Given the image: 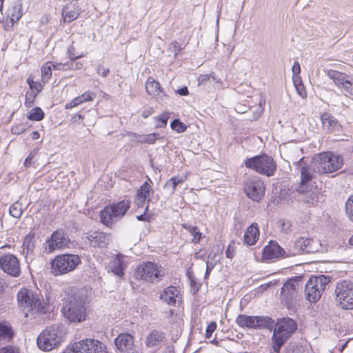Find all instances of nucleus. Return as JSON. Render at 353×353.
Wrapping results in <instances>:
<instances>
[{
    "instance_id": "6ab92c4d",
    "label": "nucleus",
    "mask_w": 353,
    "mask_h": 353,
    "mask_svg": "<svg viewBox=\"0 0 353 353\" xmlns=\"http://www.w3.org/2000/svg\"><path fill=\"white\" fill-rule=\"evenodd\" d=\"M314 240L304 237H300L294 241L290 245L288 250V256H296L303 253L314 252L315 250L312 247Z\"/></svg>"
},
{
    "instance_id": "72a5a7b5",
    "label": "nucleus",
    "mask_w": 353,
    "mask_h": 353,
    "mask_svg": "<svg viewBox=\"0 0 353 353\" xmlns=\"http://www.w3.org/2000/svg\"><path fill=\"white\" fill-rule=\"evenodd\" d=\"M79 6L76 4L73 5L72 9H69V7H65L62 10V15L64 17V20L68 22H71L76 19L80 14V10Z\"/></svg>"
},
{
    "instance_id": "13d9d810",
    "label": "nucleus",
    "mask_w": 353,
    "mask_h": 353,
    "mask_svg": "<svg viewBox=\"0 0 353 353\" xmlns=\"http://www.w3.org/2000/svg\"><path fill=\"white\" fill-rule=\"evenodd\" d=\"M80 104H81V101L79 100V97H77L74 98L72 101H71L70 102L66 103L65 105V108L68 110V109L72 108L74 107H76Z\"/></svg>"
},
{
    "instance_id": "37998d69",
    "label": "nucleus",
    "mask_w": 353,
    "mask_h": 353,
    "mask_svg": "<svg viewBox=\"0 0 353 353\" xmlns=\"http://www.w3.org/2000/svg\"><path fill=\"white\" fill-rule=\"evenodd\" d=\"M345 211L349 219L353 221V195H351L345 203Z\"/></svg>"
},
{
    "instance_id": "c85d7f7f",
    "label": "nucleus",
    "mask_w": 353,
    "mask_h": 353,
    "mask_svg": "<svg viewBox=\"0 0 353 353\" xmlns=\"http://www.w3.org/2000/svg\"><path fill=\"white\" fill-rule=\"evenodd\" d=\"M125 258V256L123 254L119 253L111 260L110 267L115 275L119 276L123 275Z\"/></svg>"
},
{
    "instance_id": "680f3d73",
    "label": "nucleus",
    "mask_w": 353,
    "mask_h": 353,
    "mask_svg": "<svg viewBox=\"0 0 353 353\" xmlns=\"http://www.w3.org/2000/svg\"><path fill=\"white\" fill-rule=\"evenodd\" d=\"M214 263L210 262V261H207L206 263V271H205V277L207 278L209 276L211 271L212 270V269L214 268Z\"/></svg>"
},
{
    "instance_id": "473e14b6",
    "label": "nucleus",
    "mask_w": 353,
    "mask_h": 353,
    "mask_svg": "<svg viewBox=\"0 0 353 353\" xmlns=\"http://www.w3.org/2000/svg\"><path fill=\"white\" fill-rule=\"evenodd\" d=\"M22 15V4L19 1L17 2L8 10V16L10 18V22L12 25L14 23L18 21L21 18Z\"/></svg>"
},
{
    "instance_id": "f257e3e1",
    "label": "nucleus",
    "mask_w": 353,
    "mask_h": 353,
    "mask_svg": "<svg viewBox=\"0 0 353 353\" xmlns=\"http://www.w3.org/2000/svg\"><path fill=\"white\" fill-rule=\"evenodd\" d=\"M18 305L24 312L25 316L29 315L36 318L46 314L49 311V305L41 301L39 295L31 290L22 288L17 294Z\"/></svg>"
},
{
    "instance_id": "69168bd1",
    "label": "nucleus",
    "mask_w": 353,
    "mask_h": 353,
    "mask_svg": "<svg viewBox=\"0 0 353 353\" xmlns=\"http://www.w3.org/2000/svg\"><path fill=\"white\" fill-rule=\"evenodd\" d=\"M176 92L181 96H187L189 94L188 89L185 86L177 90Z\"/></svg>"
},
{
    "instance_id": "0eeeda50",
    "label": "nucleus",
    "mask_w": 353,
    "mask_h": 353,
    "mask_svg": "<svg viewBox=\"0 0 353 353\" xmlns=\"http://www.w3.org/2000/svg\"><path fill=\"white\" fill-rule=\"evenodd\" d=\"M245 165L248 168L267 176L274 175L276 169L273 159L265 154L248 159L245 161Z\"/></svg>"
},
{
    "instance_id": "dca6fc26",
    "label": "nucleus",
    "mask_w": 353,
    "mask_h": 353,
    "mask_svg": "<svg viewBox=\"0 0 353 353\" xmlns=\"http://www.w3.org/2000/svg\"><path fill=\"white\" fill-rule=\"evenodd\" d=\"M70 239L62 230H57L48 237L43 243V248L47 254L68 247Z\"/></svg>"
},
{
    "instance_id": "ea45409f",
    "label": "nucleus",
    "mask_w": 353,
    "mask_h": 353,
    "mask_svg": "<svg viewBox=\"0 0 353 353\" xmlns=\"http://www.w3.org/2000/svg\"><path fill=\"white\" fill-rule=\"evenodd\" d=\"M10 214L14 218L21 217L23 213L22 205L19 202H16L10 207Z\"/></svg>"
},
{
    "instance_id": "ddd939ff",
    "label": "nucleus",
    "mask_w": 353,
    "mask_h": 353,
    "mask_svg": "<svg viewBox=\"0 0 353 353\" xmlns=\"http://www.w3.org/2000/svg\"><path fill=\"white\" fill-rule=\"evenodd\" d=\"M301 278L295 276L287 281L281 288V299L285 305L290 307L296 300L299 290L302 288Z\"/></svg>"
},
{
    "instance_id": "f03ea898",
    "label": "nucleus",
    "mask_w": 353,
    "mask_h": 353,
    "mask_svg": "<svg viewBox=\"0 0 353 353\" xmlns=\"http://www.w3.org/2000/svg\"><path fill=\"white\" fill-rule=\"evenodd\" d=\"M296 329V323L292 319L282 318L277 319L271 338L272 348L276 353L280 352L281 347Z\"/></svg>"
},
{
    "instance_id": "6e6d98bb",
    "label": "nucleus",
    "mask_w": 353,
    "mask_h": 353,
    "mask_svg": "<svg viewBox=\"0 0 353 353\" xmlns=\"http://www.w3.org/2000/svg\"><path fill=\"white\" fill-rule=\"evenodd\" d=\"M295 88L297 93L301 97L305 98L306 97V92L302 82L299 83L297 85H295Z\"/></svg>"
},
{
    "instance_id": "aec40b11",
    "label": "nucleus",
    "mask_w": 353,
    "mask_h": 353,
    "mask_svg": "<svg viewBox=\"0 0 353 353\" xmlns=\"http://www.w3.org/2000/svg\"><path fill=\"white\" fill-rule=\"evenodd\" d=\"M114 345L117 350L121 353L137 352L134 345V338L129 333H121L115 338Z\"/></svg>"
},
{
    "instance_id": "a211bd4d",
    "label": "nucleus",
    "mask_w": 353,
    "mask_h": 353,
    "mask_svg": "<svg viewBox=\"0 0 353 353\" xmlns=\"http://www.w3.org/2000/svg\"><path fill=\"white\" fill-rule=\"evenodd\" d=\"M0 268L6 274L17 277L20 274V263L17 257L12 254H5L0 256Z\"/></svg>"
},
{
    "instance_id": "09e8293b",
    "label": "nucleus",
    "mask_w": 353,
    "mask_h": 353,
    "mask_svg": "<svg viewBox=\"0 0 353 353\" xmlns=\"http://www.w3.org/2000/svg\"><path fill=\"white\" fill-rule=\"evenodd\" d=\"M216 328V323L214 321L211 322L206 328L205 336L206 339H210L212 336V333Z\"/></svg>"
},
{
    "instance_id": "423d86ee",
    "label": "nucleus",
    "mask_w": 353,
    "mask_h": 353,
    "mask_svg": "<svg viewBox=\"0 0 353 353\" xmlns=\"http://www.w3.org/2000/svg\"><path fill=\"white\" fill-rule=\"evenodd\" d=\"M130 207L129 200H123L105 207L100 212L101 222L106 226H111L121 219Z\"/></svg>"
},
{
    "instance_id": "5fc2aeb1",
    "label": "nucleus",
    "mask_w": 353,
    "mask_h": 353,
    "mask_svg": "<svg viewBox=\"0 0 353 353\" xmlns=\"http://www.w3.org/2000/svg\"><path fill=\"white\" fill-rule=\"evenodd\" d=\"M37 154L36 151H32L29 155L27 157V158L25 159L24 161V166L26 168L30 167L32 163V160L35 157Z\"/></svg>"
},
{
    "instance_id": "7c9ffc66",
    "label": "nucleus",
    "mask_w": 353,
    "mask_h": 353,
    "mask_svg": "<svg viewBox=\"0 0 353 353\" xmlns=\"http://www.w3.org/2000/svg\"><path fill=\"white\" fill-rule=\"evenodd\" d=\"M259 236V230L256 223H252L250 225L244 234V242L248 245H252L256 243Z\"/></svg>"
},
{
    "instance_id": "f704fd0d",
    "label": "nucleus",
    "mask_w": 353,
    "mask_h": 353,
    "mask_svg": "<svg viewBox=\"0 0 353 353\" xmlns=\"http://www.w3.org/2000/svg\"><path fill=\"white\" fill-rule=\"evenodd\" d=\"M298 193L301 195L300 199L303 200L305 203L314 204L316 201V195L312 187L309 188V186H307L304 193Z\"/></svg>"
},
{
    "instance_id": "4d7b16f0",
    "label": "nucleus",
    "mask_w": 353,
    "mask_h": 353,
    "mask_svg": "<svg viewBox=\"0 0 353 353\" xmlns=\"http://www.w3.org/2000/svg\"><path fill=\"white\" fill-rule=\"evenodd\" d=\"M80 104H81V101L79 100V97H77L74 98L72 101H71L70 102L66 103L65 105V108L68 110V109L72 108L74 107H76Z\"/></svg>"
},
{
    "instance_id": "a19ab883",
    "label": "nucleus",
    "mask_w": 353,
    "mask_h": 353,
    "mask_svg": "<svg viewBox=\"0 0 353 353\" xmlns=\"http://www.w3.org/2000/svg\"><path fill=\"white\" fill-rule=\"evenodd\" d=\"M13 333L11 327L0 323V338L10 339Z\"/></svg>"
},
{
    "instance_id": "e433bc0d",
    "label": "nucleus",
    "mask_w": 353,
    "mask_h": 353,
    "mask_svg": "<svg viewBox=\"0 0 353 353\" xmlns=\"http://www.w3.org/2000/svg\"><path fill=\"white\" fill-rule=\"evenodd\" d=\"M44 112L39 107L33 108L30 110L27 115V118L31 121H39L44 118Z\"/></svg>"
},
{
    "instance_id": "20e7f679",
    "label": "nucleus",
    "mask_w": 353,
    "mask_h": 353,
    "mask_svg": "<svg viewBox=\"0 0 353 353\" xmlns=\"http://www.w3.org/2000/svg\"><path fill=\"white\" fill-rule=\"evenodd\" d=\"M314 171L318 174H329L341 169L343 159L332 152H323L314 157Z\"/></svg>"
},
{
    "instance_id": "4c0bfd02",
    "label": "nucleus",
    "mask_w": 353,
    "mask_h": 353,
    "mask_svg": "<svg viewBox=\"0 0 353 353\" xmlns=\"http://www.w3.org/2000/svg\"><path fill=\"white\" fill-rule=\"evenodd\" d=\"M183 181L184 179L182 177L173 176L165 183L164 188L169 190L170 194H174L177 185Z\"/></svg>"
},
{
    "instance_id": "052dcab7",
    "label": "nucleus",
    "mask_w": 353,
    "mask_h": 353,
    "mask_svg": "<svg viewBox=\"0 0 353 353\" xmlns=\"http://www.w3.org/2000/svg\"><path fill=\"white\" fill-rule=\"evenodd\" d=\"M292 72L293 73V76H298L301 72V66L298 61H294L292 68Z\"/></svg>"
},
{
    "instance_id": "4be33fe9",
    "label": "nucleus",
    "mask_w": 353,
    "mask_h": 353,
    "mask_svg": "<svg viewBox=\"0 0 353 353\" xmlns=\"http://www.w3.org/2000/svg\"><path fill=\"white\" fill-rule=\"evenodd\" d=\"M288 252L284 250L278 243L270 241L269 244L263 250V259L264 260H272L281 257H288Z\"/></svg>"
},
{
    "instance_id": "9d476101",
    "label": "nucleus",
    "mask_w": 353,
    "mask_h": 353,
    "mask_svg": "<svg viewBox=\"0 0 353 353\" xmlns=\"http://www.w3.org/2000/svg\"><path fill=\"white\" fill-rule=\"evenodd\" d=\"M336 301L343 309H353V282L341 280L335 288Z\"/></svg>"
},
{
    "instance_id": "f3484780",
    "label": "nucleus",
    "mask_w": 353,
    "mask_h": 353,
    "mask_svg": "<svg viewBox=\"0 0 353 353\" xmlns=\"http://www.w3.org/2000/svg\"><path fill=\"white\" fill-rule=\"evenodd\" d=\"M243 190L248 198L254 201H260L265 195V185L258 176L248 178L244 182Z\"/></svg>"
},
{
    "instance_id": "79ce46f5",
    "label": "nucleus",
    "mask_w": 353,
    "mask_h": 353,
    "mask_svg": "<svg viewBox=\"0 0 353 353\" xmlns=\"http://www.w3.org/2000/svg\"><path fill=\"white\" fill-rule=\"evenodd\" d=\"M171 128L173 130L176 131L179 133L185 132L187 128L186 125L179 119H174L171 123Z\"/></svg>"
},
{
    "instance_id": "49530a36",
    "label": "nucleus",
    "mask_w": 353,
    "mask_h": 353,
    "mask_svg": "<svg viewBox=\"0 0 353 353\" xmlns=\"http://www.w3.org/2000/svg\"><path fill=\"white\" fill-rule=\"evenodd\" d=\"M165 317L168 319L169 322L171 323H177L178 315L174 312V310L172 309L169 310L168 312H165Z\"/></svg>"
},
{
    "instance_id": "774afa93",
    "label": "nucleus",
    "mask_w": 353,
    "mask_h": 353,
    "mask_svg": "<svg viewBox=\"0 0 353 353\" xmlns=\"http://www.w3.org/2000/svg\"><path fill=\"white\" fill-rule=\"evenodd\" d=\"M139 221H150V216L146 214H143L137 216Z\"/></svg>"
},
{
    "instance_id": "6e6552de",
    "label": "nucleus",
    "mask_w": 353,
    "mask_h": 353,
    "mask_svg": "<svg viewBox=\"0 0 353 353\" xmlns=\"http://www.w3.org/2000/svg\"><path fill=\"white\" fill-rule=\"evenodd\" d=\"M81 263L79 255L65 254L57 256L51 263L52 272L55 276L73 271Z\"/></svg>"
},
{
    "instance_id": "864d4df0",
    "label": "nucleus",
    "mask_w": 353,
    "mask_h": 353,
    "mask_svg": "<svg viewBox=\"0 0 353 353\" xmlns=\"http://www.w3.org/2000/svg\"><path fill=\"white\" fill-rule=\"evenodd\" d=\"M97 72L99 75L103 77H106L110 73V70L109 68H104L101 65H99L97 68Z\"/></svg>"
},
{
    "instance_id": "2eb2a0df",
    "label": "nucleus",
    "mask_w": 353,
    "mask_h": 353,
    "mask_svg": "<svg viewBox=\"0 0 353 353\" xmlns=\"http://www.w3.org/2000/svg\"><path fill=\"white\" fill-rule=\"evenodd\" d=\"M272 322V319L268 316L239 314L236 319V323L242 328H268L271 326Z\"/></svg>"
},
{
    "instance_id": "5701e85b",
    "label": "nucleus",
    "mask_w": 353,
    "mask_h": 353,
    "mask_svg": "<svg viewBox=\"0 0 353 353\" xmlns=\"http://www.w3.org/2000/svg\"><path fill=\"white\" fill-rule=\"evenodd\" d=\"M148 181L144 182L137 191L134 201L137 208H143L145 201H150V194L152 191V181L150 178H148Z\"/></svg>"
},
{
    "instance_id": "f8f14e48",
    "label": "nucleus",
    "mask_w": 353,
    "mask_h": 353,
    "mask_svg": "<svg viewBox=\"0 0 353 353\" xmlns=\"http://www.w3.org/2000/svg\"><path fill=\"white\" fill-rule=\"evenodd\" d=\"M136 275L140 279L153 283L161 280L165 272L163 268L155 263L146 262L137 267Z\"/></svg>"
},
{
    "instance_id": "9b49d317",
    "label": "nucleus",
    "mask_w": 353,
    "mask_h": 353,
    "mask_svg": "<svg viewBox=\"0 0 353 353\" xmlns=\"http://www.w3.org/2000/svg\"><path fill=\"white\" fill-rule=\"evenodd\" d=\"M330 279L325 275L312 277L305 285V296L310 302H316L321 298Z\"/></svg>"
},
{
    "instance_id": "b1692460",
    "label": "nucleus",
    "mask_w": 353,
    "mask_h": 353,
    "mask_svg": "<svg viewBox=\"0 0 353 353\" xmlns=\"http://www.w3.org/2000/svg\"><path fill=\"white\" fill-rule=\"evenodd\" d=\"M297 164L301 167V183L296 189V192L304 193L305 188L308 186L307 183L311 181L313 178V172L314 171V168L311 169L303 165V158L301 159Z\"/></svg>"
},
{
    "instance_id": "393cba45",
    "label": "nucleus",
    "mask_w": 353,
    "mask_h": 353,
    "mask_svg": "<svg viewBox=\"0 0 353 353\" xmlns=\"http://www.w3.org/2000/svg\"><path fill=\"white\" fill-rule=\"evenodd\" d=\"M165 340V334L158 330H152L145 339V345L149 348L159 349Z\"/></svg>"
},
{
    "instance_id": "1a4fd4ad",
    "label": "nucleus",
    "mask_w": 353,
    "mask_h": 353,
    "mask_svg": "<svg viewBox=\"0 0 353 353\" xmlns=\"http://www.w3.org/2000/svg\"><path fill=\"white\" fill-rule=\"evenodd\" d=\"M62 353H107V351L101 341L85 339L70 344Z\"/></svg>"
},
{
    "instance_id": "cd10ccee",
    "label": "nucleus",
    "mask_w": 353,
    "mask_h": 353,
    "mask_svg": "<svg viewBox=\"0 0 353 353\" xmlns=\"http://www.w3.org/2000/svg\"><path fill=\"white\" fill-rule=\"evenodd\" d=\"M145 90L150 95L154 96L157 99H162L163 96H165V94L163 93L160 83L152 77L148 79L145 83Z\"/></svg>"
},
{
    "instance_id": "c03bdc74",
    "label": "nucleus",
    "mask_w": 353,
    "mask_h": 353,
    "mask_svg": "<svg viewBox=\"0 0 353 353\" xmlns=\"http://www.w3.org/2000/svg\"><path fill=\"white\" fill-rule=\"evenodd\" d=\"M181 50V46L177 41H172L168 47V51L174 53V57H176Z\"/></svg>"
},
{
    "instance_id": "7ed1b4c3",
    "label": "nucleus",
    "mask_w": 353,
    "mask_h": 353,
    "mask_svg": "<svg viewBox=\"0 0 353 353\" xmlns=\"http://www.w3.org/2000/svg\"><path fill=\"white\" fill-rule=\"evenodd\" d=\"M66 334V329L62 325L48 327L37 337L38 347L43 351H50L65 340Z\"/></svg>"
},
{
    "instance_id": "338daca9",
    "label": "nucleus",
    "mask_w": 353,
    "mask_h": 353,
    "mask_svg": "<svg viewBox=\"0 0 353 353\" xmlns=\"http://www.w3.org/2000/svg\"><path fill=\"white\" fill-rule=\"evenodd\" d=\"M4 353H20L19 350L13 347H7L4 350Z\"/></svg>"
},
{
    "instance_id": "a878e982",
    "label": "nucleus",
    "mask_w": 353,
    "mask_h": 353,
    "mask_svg": "<svg viewBox=\"0 0 353 353\" xmlns=\"http://www.w3.org/2000/svg\"><path fill=\"white\" fill-rule=\"evenodd\" d=\"M179 296V290L174 286L170 285L164 288L159 293L160 300L170 305L174 306L176 303V299Z\"/></svg>"
},
{
    "instance_id": "e2e57ef3",
    "label": "nucleus",
    "mask_w": 353,
    "mask_h": 353,
    "mask_svg": "<svg viewBox=\"0 0 353 353\" xmlns=\"http://www.w3.org/2000/svg\"><path fill=\"white\" fill-rule=\"evenodd\" d=\"M226 256L229 259H232L234 256V248L230 244L225 252Z\"/></svg>"
},
{
    "instance_id": "a18cd8bd",
    "label": "nucleus",
    "mask_w": 353,
    "mask_h": 353,
    "mask_svg": "<svg viewBox=\"0 0 353 353\" xmlns=\"http://www.w3.org/2000/svg\"><path fill=\"white\" fill-rule=\"evenodd\" d=\"M68 63V70H81L83 66V63L80 61H77V60L67 61Z\"/></svg>"
},
{
    "instance_id": "3c124183",
    "label": "nucleus",
    "mask_w": 353,
    "mask_h": 353,
    "mask_svg": "<svg viewBox=\"0 0 353 353\" xmlns=\"http://www.w3.org/2000/svg\"><path fill=\"white\" fill-rule=\"evenodd\" d=\"M291 223L288 221H281V230L284 233H289L291 232Z\"/></svg>"
},
{
    "instance_id": "c9c22d12",
    "label": "nucleus",
    "mask_w": 353,
    "mask_h": 353,
    "mask_svg": "<svg viewBox=\"0 0 353 353\" xmlns=\"http://www.w3.org/2000/svg\"><path fill=\"white\" fill-rule=\"evenodd\" d=\"M53 62L48 61L41 67V80L43 83L48 82L52 77Z\"/></svg>"
},
{
    "instance_id": "39448f33",
    "label": "nucleus",
    "mask_w": 353,
    "mask_h": 353,
    "mask_svg": "<svg viewBox=\"0 0 353 353\" xmlns=\"http://www.w3.org/2000/svg\"><path fill=\"white\" fill-rule=\"evenodd\" d=\"M85 301L81 297L70 296L64 302L61 312L63 316L71 322L80 323L85 320Z\"/></svg>"
},
{
    "instance_id": "603ef678",
    "label": "nucleus",
    "mask_w": 353,
    "mask_h": 353,
    "mask_svg": "<svg viewBox=\"0 0 353 353\" xmlns=\"http://www.w3.org/2000/svg\"><path fill=\"white\" fill-rule=\"evenodd\" d=\"M168 117L163 114L159 117H158L157 120L159 121V123L157 124V128H163L166 125L168 122Z\"/></svg>"
},
{
    "instance_id": "4468645a",
    "label": "nucleus",
    "mask_w": 353,
    "mask_h": 353,
    "mask_svg": "<svg viewBox=\"0 0 353 353\" xmlns=\"http://www.w3.org/2000/svg\"><path fill=\"white\" fill-rule=\"evenodd\" d=\"M326 74L345 95L353 97V77L350 74L332 69L327 70Z\"/></svg>"
},
{
    "instance_id": "bf43d9fd",
    "label": "nucleus",
    "mask_w": 353,
    "mask_h": 353,
    "mask_svg": "<svg viewBox=\"0 0 353 353\" xmlns=\"http://www.w3.org/2000/svg\"><path fill=\"white\" fill-rule=\"evenodd\" d=\"M67 67H68V63L67 62L64 63H57V62L54 63L53 62L52 68H53L54 70L67 71V70H68Z\"/></svg>"
},
{
    "instance_id": "c756f323",
    "label": "nucleus",
    "mask_w": 353,
    "mask_h": 353,
    "mask_svg": "<svg viewBox=\"0 0 353 353\" xmlns=\"http://www.w3.org/2000/svg\"><path fill=\"white\" fill-rule=\"evenodd\" d=\"M35 233L33 232H30L23 240V250L22 254L25 255V257L27 258L28 255H31L33 254L34 250L35 248Z\"/></svg>"
},
{
    "instance_id": "bb28decb",
    "label": "nucleus",
    "mask_w": 353,
    "mask_h": 353,
    "mask_svg": "<svg viewBox=\"0 0 353 353\" xmlns=\"http://www.w3.org/2000/svg\"><path fill=\"white\" fill-rule=\"evenodd\" d=\"M86 239L92 247L105 248L108 244L109 235L101 232H93L86 235Z\"/></svg>"
},
{
    "instance_id": "de8ad7c7",
    "label": "nucleus",
    "mask_w": 353,
    "mask_h": 353,
    "mask_svg": "<svg viewBox=\"0 0 353 353\" xmlns=\"http://www.w3.org/2000/svg\"><path fill=\"white\" fill-rule=\"evenodd\" d=\"M78 97L81 101V103H82L83 102L92 101L95 97V94L91 92H85Z\"/></svg>"
},
{
    "instance_id": "412c9836",
    "label": "nucleus",
    "mask_w": 353,
    "mask_h": 353,
    "mask_svg": "<svg viewBox=\"0 0 353 353\" xmlns=\"http://www.w3.org/2000/svg\"><path fill=\"white\" fill-rule=\"evenodd\" d=\"M321 121L322 129L327 133L339 134L343 132V126L341 123L332 114L325 112L321 114Z\"/></svg>"
},
{
    "instance_id": "58836bf2",
    "label": "nucleus",
    "mask_w": 353,
    "mask_h": 353,
    "mask_svg": "<svg viewBox=\"0 0 353 353\" xmlns=\"http://www.w3.org/2000/svg\"><path fill=\"white\" fill-rule=\"evenodd\" d=\"M183 228L186 229L192 236V242L194 243H199L202 234L198 230L196 227L190 225H183Z\"/></svg>"
},
{
    "instance_id": "0e129e2a",
    "label": "nucleus",
    "mask_w": 353,
    "mask_h": 353,
    "mask_svg": "<svg viewBox=\"0 0 353 353\" xmlns=\"http://www.w3.org/2000/svg\"><path fill=\"white\" fill-rule=\"evenodd\" d=\"M154 112V110L152 108H149L142 112V117L145 119L149 117L150 115H152Z\"/></svg>"
},
{
    "instance_id": "2f4dec72",
    "label": "nucleus",
    "mask_w": 353,
    "mask_h": 353,
    "mask_svg": "<svg viewBox=\"0 0 353 353\" xmlns=\"http://www.w3.org/2000/svg\"><path fill=\"white\" fill-rule=\"evenodd\" d=\"M132 135L134 140L140 143L153 144L158 139H160L158 133H151L149 134L132 133Z\"/></svg>"
},
{
    "instance_id": "8fccbe9b",
    "label": "nucleus",
    "mask_w": 353,
    "mask_h": 353,
    "mask_svg": "<svg viewBox=\"0 0 353 353\" xmlns=\"http://www.w3.org/2000/svg\"><path fill=\"white\" fill-rule=\"evenodd\" d=\"M68 55L70 61L77 60V59L81 58L83 56V54L76 55L74 53V48L73 46H70L68 48Z\"/></svg>"
}]
</instances>
